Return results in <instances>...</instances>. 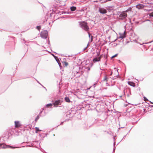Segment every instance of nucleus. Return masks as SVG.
<instances>
[{"label": "nucleus", "mask_w": 153, "mask_h": 153, "mask_svg": "<svg viewBox=\"0 0 153 153\" xmlns=\"http://www.w3.org/2000/svg\"><path fill=\"white\" fill-rule=\"evenodd\" d=\"M79 25L80 27L86 31L88 30L89 27L87 25V23L85 22H80Z\"/></svg>", "instance_id": "nucleus-1"}, {"label": "nucleus", "mask_w": 153, "mask_h": 153, "mask_svg": "<svg viewBox=\"0 0 153 153\" xmlns=\"http://www.w3.org/2000/svg\"><path fill=\"white\" fill-rule=\"evenodd\" d=\"M48 35V32L47 30L42 32L40 34V36L43 38H46Z\"/></svg>", "instance_id": "nucleus-2"}, {"label": "nucleus", "mask_w": 153, "mask_h": 153, "mask_svg": "<svg viewBox=\"0 0 153 153\" xmlns=\"http://www.w3.org/2000/svg\"><path fill=\"white\" fill-rule=\"evenodd\" d=\"M99 11L100 13L105 14L107 13V10L105 9L102 7H100L99 9Z\"/></svg>", "instance_id": "nucleus-3"}, {"label": "nucleus", "mask_w": 153, "mask_h": 153, "mask_svg": "<svg viewBox=\"0 0 153 153\" xmlns=\"http://www.w3.org/2000/svg\"><path fill=\"white\" fill-rule=\"evenodd\" d=\"M13 148L11 146H7L4 144H0V148ZM13 148H15L14 147Z\"/></svg>", "instance_id": "nucleus-4"}, {"label": "nucleus", "mask_w": 153, "mask_h": 153, "mask_svg": "<svg viewBox=\"0 0 153 153\" xmlns=\"http://www.w3.org/2000/svg\"><path fill=\"white\" fill-rule=\"evenodd\" d=\"M126 33L125 31L123 33H120L119 34L120 35V36L119 37V38L120 39H123L124 38L126 37Z\"/></svg>", "instance_id": "nucleus-5"}, {"label": "nucleus", "mask_w": 153, "mask_h": 153, "mask_svg": "<svg viewBox=\"0 0 153 153\" xmlns=\"http://www.w3.org/2000/svg\"><path fill=\"white\" fill-rule=\"evenodd\" d=\"M127 16V14L125 12H123L120 15V17L121 19H124Z\"/></svg>", "instance_id": "nucleus-6"}, {"label": "nucleus", "mask_w": 153, "mask_h": 153, "mask_svg": "<svg viewBox=\"0 0 153 153\" xmlns=\"http://www.w3.org/2000/svg\"><path fill=\"white\" fill-rule=\"evenodd\" d=\"M15 126L16 128L19 127L20 126H21V125L19 121H15Z\"/></svg>", "instance_id": "nucleus-7"}, {"label": "nucleus", "mask_w": 153, "mask_h": 153, "mask_svg": "<svg viewBox=\"0 0 153 153\" xmlns=\"http://www.w3.org/2000/svg\"><path fill=\"white\" fill-rule=\"evenodd\" d=\"M136 7L138 9H140V8H143L144 7V6L143 4H140L136 5Z\"/></svg>", "instance_id": "nucleus-8"}, {"label": "nucleus", "mask_w": 153, "mask_h": 153, "mask_svg": "<svg viewBox=\"0 0 153 153\" xmlns=\"http://www.w3.org/2000/svg\"><path fill=\"white\" fill-rule=\"evenodd\" d=\"M60 102V100H58L57 101H56L53 104V105L54 106H57V105H58L59 104Z\"/></svg>", "instance_id": "nucleus-9"}, {"label": "nucleus", "mask_w": 153, "mask_h": 153, "mask_svg": "<svg viewBox=\"0 0 153 153\" xmlns=\"http://www.w3.org/2000/svg\"><path fill=\"white\" fill-rule=\"evenodd\" d=\"M100 57H99L98 58H95L93 59V61L94 62H95L97 61H100Z\"/></svg>", "instance_id": "nucleus-10"}, {"label": "nucleus", "mask_w": 153, "mask_h": 153, "mask_svg": "<svg viewBox=\"0 0 153 153\" xmlns=\"http://www.w3.org/2000/svg\"><path fill=\"white\" fill-rule=\"evenodd\" d=\"M128 84L131 86H134V83L133 82H128Z\"/></svg>", "instance_id": "nucleus-11"}, {"label": "nucleus", "mask_w": 153, "mask_h": 153, "mask_svg": "<svg viewBox=\"0 0 153 153\" xmlns=\"http://www.w3.org/2000/svg\"><path fill=\"white\" fill-rule=\"evenodd\" d=\"M76 8L75 7L73 6L71 7V11H74L76 10Z\"/></svg>", "instance_id": "nucleus-12"}, {"label": "nucleus", "mask_w": 153, "mask_h": 153, "mask_svg": "<svg viewBox=\"0 0 153 153\" xmlns=\"http://www.w3.org/2000/svg\"><path fill=\"white\" fill-rule=\"evenodd\" d=\"M65 101L67 102H70V100L69 98L68 97H66L65 98Z\"/></svg>", "instance_id": "nucleus-13"}, {"label": "nucleus", "mask_w": 153, "mask_h": 153, "mask_svg": "<svg viewBox=\"0 0 153 153\" xmlns=\"http://www.w3.org/2000/svg\"><path fill=\"white\" fill-rule=\"evenodd\" d=\"M35 129H36V133H37L38 132V131H41V130L39 129V128H38V127H36L35 128Z\"/></svg>", "instance_id": "nucleus-14"}, {"label": "nucleus", "mask_w": 153, "mask_h": 153, "mask_svg": "<svg viewBox=\"0 0 153 153\" xmlns=\"http://www.w3.org/2000/svg\"><path fill=\"white\" fill-rule=\"evenodd\" d=\"M52 105L51 103L48 104L46 105V106L47 107L51 106Z\"/></svg>", "instance_id": "nucleus-15"}, {"label": "nucleus", "mask_w": 153, "mask_h": 153, "mask_svg": "<svg viewBox=\"0 0 153 153\" xmlns=\"http://www.w3.org/2000/svg\"><path fill=\"white\" fill-rule=\"evenodd\" d=\"M39 118V117L38 116H37L35 119V121H36Z\"/></svg>", "instance_id": "nucleus-16"}, {"label": "nucleus", "mask_w": 153, "mask_h": 153, "mask_svg": "<svg viewBox=\"0 0 153 153\" xmlns=\"http://www.w3.org/2000/svg\"><path fill=\"white\" fill-rule=\"evenodd\" d=\"M149 15L150 16H152V17H153V12H152V13H150L149 14Z\"/></svg>", "instance_id": "nucleus-17"}, {"label": "nucleus", "mask_w": 153, "mask_h": 153, "mask_svg": "<svg viewBox=\"0 0 153 153\" xmlns=\"http://www.w3.org/2000/svg\"><path fill=\"white\" fill-rule=\"evenodd\" d=\"M117 54H115V55H114V56H112L111 57V58H114V57H116V56H117Z\"/></svg>", "instance_id": "nucleus-18"}, {"label": "nucleus", "mask_w": 153, "mask_h": 153, "mask_svg": "<svg viewBox=\"0 0 153 153\" xmlns=\"http://www.w3.org/2000/svg\"><path fill=\"white\" fill-rule=\"evenodd\" d=\"M143 98H144V100L145 101H146L148 100V99L145 97H144Z\"/></svg>", "instance_id": "nucleus-19"}, {"label": "nucleus", "mask_w": 153, "mask_h": 153, "mask_svg": "<svg viewBox=\"0 0 153 153\" xmlns=\"http://www.w3.org/2000/svg\"><path fill=\"white\" fill-rule=\"evenodd\" d=\"M36 28L38 30H39L40 29V26H37Z\"/></svg>", "instance_id": "nucleus-20"}, {"label": "nucleus", "mask_w": 153, "mask_h": 153, "mask_svg": "<svg viewBox=\"0 0 153 153\" xmlns=\"http://www.w3.org/2000/svg\"><path fill=\"white\" fill-rule=\"evenodd\" d=\"M92 36H91V42H92Z\"/></svg>", "instance_id": "nucleus-21"}, {"label": "nucleus", "mask_w": 153, "mask_h": 153, "mask_svg": "<svg viewBox=\"0 0 153 153\" xmlns=\"http://www.w3.org/2000/svg\"><path fill=\"white\" fill-rule=\"evenodd\" d=\"M88 33V35H89V38H90V34L89 33Z\"/></svg>", "instance_id": "nucleus-22"}, {"label": "nucleus", "mask_w": 153, "mask_h": 153, "mask_svg": "<svg viewBox=\"0 0 153 153\" xmlns=\"http://www.w3.org/2000/svg\"><path fill=\"white\" fill-rule=\"evenodd\" d=\"M65 64L66 65H68V63L66 62H65Z\"/></svg>", "instance_id": "nucleus-23"}, {"label": "nucleus", "mask_w": 153, "mask_h": 153, "mask_svg": "<svg viewBox=\"0 0 153 153\" xmlns=\"http://www.w3.org/2000/svg\"><path fill=\"white\" fill-rule=\"evenodd\" d=\"M53 56H54V58L56 59V57L55 56H54V55H53Z\"/></svg>", "instance_id": "nucleus-24"}, {"label": "nucleus", "mask_w": 153, "mask_h": 153, "mask_svg": "<svg viewBox=\"0 0 153 153\" xmlns=\"http://www.w3.org/2000/svg\"><path fill=\"white\" fill-rule=\"evenodd\" d=\"M129 10H131V8H130L129 9H128Z\"/></svg>", "instance_id": "nucleus-25"}, {"label": "nucleus", "mask_w": 153, "mask_h": 153, "mask_svg": "<svg viewBox=\"0 0 153 153\" xmlns=\"http://www.w3.org/2000/svg\"><path fill=\"white\" fill-rule=\"evenodd\" d=\"M97 1H94V2H97Z\"/></svg>", "instance_id": "nucleus-26"}, {"label": "nucleus", "mask_w": 153, "mask_h": 153, "mask_svg": "<svg viewBox=\"0 0 153 153\" xmlns=\"http://www.w3.org/2000/svg\"><path fill=\"white\" fill-rule=\"evenodd\" d=\"M128 11V10H126V12H127Z\"/></svg>", "instance_id": "nucleus-27"}]
</instances>
